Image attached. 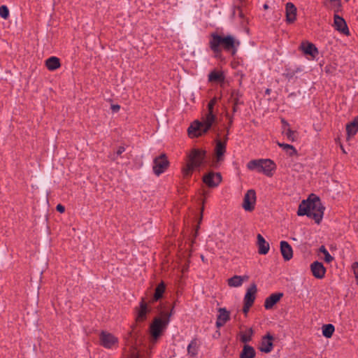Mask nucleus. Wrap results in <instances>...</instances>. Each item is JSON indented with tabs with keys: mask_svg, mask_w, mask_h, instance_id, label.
Wrapping results in <instances>:
<instances>
[{
	"mask_svg": "<svg viewBox=\"0 0 358 358\" xmlns=\"http://www.w3.org/2000/svg\"><path fill=\"white\" fill-rule=\"evenodd\" d=\"M216 103V99H211L208 103L207 111L202 115L201 120H196L188 128V134L190 137H197L207 133L210 129H213L216 134L215 148V158L213 164L217 166L222 162L224 158L226 152V145L228 141V135L229 134V127L227 128V134L222 140L219 138L220 131L216 129L215 124L217 121V116L214 111V106Z\"/></svg>",
	"mask_w": 358,
	"mask_h": 358,
	"instance_id": "obj_1",
	"label": "nucleus"
},
{
	"mask_svg": "<svg viewBox=\"0 0 358 358\" xmlns=\"http://www.w3.org/2000/svg\"><path fill=\"white\" fill-rule=\"evenodd\" d=\"M239 45V41L231 35L221 36L213 33L209 41V47L215 54L216 57L221 55L222 48L231 55H235Z\"/></svg>",
	"mask_w": 358,
	"mask_h": 358,
	"instance_id": "obj_2",
	"label": "nucleus"
},
{
	"mask_svg": "<svg viewBox=\"0 0 358 358\" xmlns=\"http://www.w3.org/2000/svg\"><path fill=\"white\" fill-rule=\"evenodd\" d=\"M324 208L322 206L319 197L311 194L307 200H303L299 204L297 215H307L315 220L319 224L322 219Z\"/></svg>",
	"mask_w": 358,
	"mask_h": 358,
	"instance_id": "obj_3",
	"label": "nucleus"
},
{
	"mask_svg": "<svg viewBox=\"0 0 358 358\" xmlns=\"http://www.w3.org/2000/svg\"><path fill=\"white\" fill-rule=\"evenodd\" d=\"M206 151L194 149L188 156V162L182 169L185 178H189L194 170L199 169L205 162Z\"/></svg>",
	"mask_w": 358,
	"mask_h": 358,
	"instance_id": "obj_4",
	"label": "nucleus"
},
{
	"mask_svg": "<svg viewBox=\"0 0 358 358\" xmlns=\"http://www.w3.org/2000/svg\"><path fill=\"white\" fill-rule=\"evenodd\" d=\"M171 314L166 313H162V317L155 318L150 325L151 342L154 345L157 338L160 336L162 332L166 329L169 322Z\"/></svg>",
	"mask_w": 358,
	"mask_h": 358,
	"instance_id": "obj_5",
	"label": "nucleus"
},
{
	"mask_svg": "<svg viewBox=\"0 0 358 358\" xmlns=\"http://www.w3.org/2000/svg\"><path fill=\"white\" fill-rule=\"evenodd\" d=\"M250 170L257 169L268 176H272V171L275 169V164L271 159H255L249 162L247 165Z\"/></svg>",
	"mask_w": 358,
	"mask_h": 358,
	"instance_id": "obj_6",
	"label": "nucleus"
},
{
	"mask_svg": "<svg viewBox=\"0 0 358 358\" xmlns=\"http://www.w3.org/2000/svg\"><path fill=\"white\" fill-rule=\"evenodd\" d=\"M99 343L105 348L112 349L117 345L118 338L108 331H102L99 334Z\"/></svg>",
	"mask_w": 358,
	"mask_h": 358,
	"instance_id": "obj_7",
	"label": "nucleus"
},
{
	"mask_svg": "<svg viewBox=\"0 0 358 358\" xmlns=\"http://www.w3.org/2000/svg\"><path fill=\"white\" fill-rule=\"evenodd\" d=\"M168 165L166 155L162 154L154 159L153 171L157 176H159L166 169Z\"/></svg>",
	"mask_w": 358,
	"mask_h": 358,
	"instance_id": "obj_8",
	"label": "nucleus"
},
{
	"mask_svg": "<svg viewBox=\"0 0 358 358\" xmlns=\"http://www.w3.org/2000/svg\"><path fill=\"white\" fill-rule=\"evenodd\" d=\"M256 201V194L255 190H248L244 196L243 208L246 211H252L254 209V205Z\"/></svg>",
	"mask_w": 358,
	"mask_h": 358,
	"instance_id": "obj_9",
	"label": "nucleus"
},
{
	"mask_svg": "<svg viewBox=\"0 0 358 358\" xmlns=\"http://www.w3.org/2000/svg\"><path fill=\"white\" fill-rule=\"evenodd\" d=\"M222 178L219 173L209 172L203 177V181L210 187H215L221 182Z\"/></svg>",
	"mask_w": 358,
	"mask_h": 358,
	"instance_id": "obj_10",
	"label": "nucleus"
},
{
	"mask_svg": "<svg viewBox=\"0 0 358 358\" xmlns=\"http://www.w3.org/2000/svg\"><path fill=\"white\" fill-rule=\"evenodd\" d=\"M300 50L305 55L310 56L312 59H315L318 55V50L315 45L307 41L301 43Z\"/></svg>",
	"mask_w": 358,
	"mask_h": 358,
	"instance_id": "obj_11",
	"label": "nucleus"
},
{
	"mask_svg": "<svg viewBox=\"0 0 358 358\" xmlns=\"http://www.w3.org/2000/svg\"><path fill=\"white\" fill-rule=\"evenodd\" d=\"M310 269L314 277L318 279L324 278L326 269L323 264L319 262H314L310 265Z\"/></svg>",
	"mask_w": 358,
	"mask_h": 358,
	"instance_id": "obj_12",
	"label": "nucleus"
},
{
	"mask_svg": "<svg viewBox=\"0 0 358 358\" xmlns=\"http://www.w3.org/2000/svg\"><path fill=\"white\" fill-rule=\"evenodd\" d=\"M334 27L336 30L345 35L349 34L345 21L338 15H334Z\"/></svg>",
	"mask_w": 358,
	"mask_h": 358,
	"instance_id": "obj_13",
	"label": "nucleus"
},
{
	"mask_svg": "<svg viewBox=\"0 0 358 358\" xmlns=\"http://www.w3.org/2000/svg\"><path fill=\"white\" fill-rule=\"evenodd\" d=\"M280 252L285 261L290 260L293 257L292 248L287 241L280 242Z\"/></svg>",
	"mask_w": 358,
	"mask_h": 358,
	"instance_id": "obj_14",
	"label": "nucleus"
},
{
	"mask_svg": "<svg viewBox=\"0 0 358 358\" xmlns=\"http://www.w3.org/2000/svg\"><path fill=\"white\" fill-rule=\"evenodd\" d=\"M282 296L283 294L280 292L273 293L271 295H270L265 299V308L267 310L271 309L274 306V305L276 304L280 301Z\"/></svg>",
	"mask_w": 358,
	"mask_h": 358,
	"instance_id": "obj_15",
	"label": "nucleus"
},
{
	"mask_svg": "<svg viewBox=\"0 0 358 358\" xmlns=\"http://www.w3.org/2000/svg\"><path fill=\"white\" fill-rule=\"evenodd\" d=\"M286 11V21L288 23H292L296 20V8L295 6L290 2L286 3L285 6Z\"/></svg>",
	"mask_w": 358,
	"mask_h": 358,
	"instance_id": "obj_16",
	"label": "nucleus"
},
{
	"mask_svg": "<svg viewBox=\"0 0 358 358\" xmlns=\"http://www.w3.org/2000/svg\"><path fill=\"white\" fill-rule=\"evenodd\" d=\"M218 312L216 327L220 328L229 320V313L224 308H219Z\"/></svg>",
	"mask_w": 358,
	"mask_h": 358,
	"instance_id": "obj_17",
	"label": "nucleus"
},
{
	"mask_svg": "<svg viewBox=\"0 0 358 358\" xmlns=\"http://www.w3.org/2000/svg\"><path fill=\"white\" fill-rule=\"evenodd\" d=\"M242 94L237 90L231 92L230 101L232 103V110L233 113H236L238 110V106L243 104V101L241 99Z\"/></svg>",
	"mask_w": 358,
	"mask_h": 358,
	"instance_id": "obj_18",
	"label": "nucleus"
},
{
	"mask_svg": "<svg viewBox=\"0 0 358 358\" xmlns=\"http://www.w3.org/2000/svg\"><path fill=\"white\" fill-rule=\"evenodd\" d=\"M272 340L273 337L270 335L264 337L259 346L260 351L265 353L270 352L273 348Z\"/></svg>",
	"mask_w": 358,
	"mask_h": 358,
	"instance_id": "obj_19",
	"label": "nucleus"
},
{
	"mask_svg": "<svg viewBox=\"0 0 358 358\" xmlns=\"http://www.w3.org/2000/svg\"><path fill=\"white\" fill-rule=\"evenodd\" d=\"M257 286L255 284H252L247 289L246 294L244 296V303H248V305H252L255 299V294L257 292Z\"/></svg>",
	"mask_w": 358,
	"mask_h": 358,
	"instance_id": "obj_20",
	"label": "nucleus"
},
{
	"mask_svg": "<svg viewBox=\"0 0 358 358\" xmlns=\"http://www.w3.org/2000/svg\"><path fill=\"white\" fill-rule=\"evenodd\" d=\"M150 311L148 308V305L143 300L140 303V308L138 310L136 320L138 322H143L146 319L147 314Z\"/></svg>",
	"mask_w": 358,
	"mask_h": 358,
	"instance_id": "obj_21",
	"label": "nucleus"
},
{
	"mask_svg": "<svg viewBox=\"0 0 358 358\" xmlns=\"http://www.w3.org/2000/svg\"><path fill=\"white\" fill-rule=\"evenodd\" d=\"M257 238L259 253L261 255L267 254L269 250V244L261 234H258Z\"/></svg>",
	"mask_w": 358,
	"mask_h": 358,
	"instance_id": "obj_22",
	"label": "nucleus"
},
{
	"mask_svg": "<svg viewBox=\"0 0 358 358\" xmlns=\"http://www.w3.org/2000/svg\"><path fill=\"white\" fill-rule=\"evenodd\" d=\"M224 75L222 71L217 70L212 71L208 74V81L210 83H220L224 80Z\"/></svg>",
	"mask_w": 358,
	"mask_h": 358,
	"instance_id": "obj_23",
	"label": "nucleus"
},
{
	"mask_svg": "<svg viewBox=\"0 0 358 358\" xmlns=\"http://www.w3.org/2000/svg\"><path fill=\"white\" fill-rule=\"evenodd\" d=\"M248 277L246 275H234L228 280V285L230 287H238L241 286L243 282L248 280Z\"/></svg>",
	"mask_w": 358,
	"mask_h": 358,
	"instance_id": "obj_24",
	"label": "nucleus"
},
{
	"mask_svg": "<svg viewBox=\"0 0 358 358\" xmlns=\"http://www.w3.org/2000/svg\"><path fill=\"white\" fill-rule=\"evenodd\" d=\"M346 131L348 138L357 134L358 131V116L346 125Z\"/></svg>",
	"mask_w": 358,
	"mask_h": 358,
	"instance_id": "obj_25",
	"label": "nucleus"
},
{
	"mask_svg": "<svg viewBox=\"0 0 358 358\" xmlns=\"http://www.w3.org/2000/svg\"><path fill=\"white\" fill-rule=\"evenodd\" d=\"M187 350V355L191 358H194L195 357H196L199 350V344L197 343V341L196 339L192 340L191 342L189 343Z\"/></svg>",
	"mask_w": 358,
	"mask_h": 358,
	"instance_id": "obj_26",
	"label": "nucleus"
},
{
	"mask_svg": "<svg viewBox=\"0 0 358 358\" xmlns=\"http://www.w3.org/2000/svg\"><path fill=\"white\" fill-rule=\"evenodd\" d=\"M166 289V285L164 282H161L156 287L155 292L152 299V302L159 300L164 293Z\"/></svg>",
	"mask_w": 358,
	"mask_h": 358,
	"instance_id": "obj_27",
	"label": "nucleus"
},
{
	"mask_svg": "<svg viewBox=\"0 0 358 358\" xmlns=\"http://www.w3.org/2000/svg\"><path fill=\"white\" fill-rule=\"evenodd\" d=\"M45 65L50 71H54L60 66L59 58L56 57H50L45 61Z\"/></svg>",
	"mask_w": 358,
	"mask_h": 358,
	"instance_id": "obj_28",
	"label": "nucleus"
},
{
	"mask_svg": "<svg viewBox=\"0 0 358 358\" xmlns=\"http://www.w3.org/2000/svg\"><path fill=\"white\" fill-rule=\"evenodd\" d=\"M255 351L254 348L250 345H245L240 355V358H254Z\"/></svg>",
	"mask_w": 358,
	"mask_h": 358,
	"instance_id": "obj_29",
	"label": "nucleus"
},
{
	"mask_svg": "<svg viewBox=\"0 0 358 358\" xmlns=\"http://www.w3.org/2000/svg\"><path fill=\"white\" fill-rule=\"evenodd\" d=\"M282 122L285 124L282 133L289 141H294L296 140V132L287 127L288 124L285 121L282 120Z\"/></svg>",
	"mask_w": 358,
	"mask_h": 358,
	"instance_id": "obj_30",
	"label": "nucleus"
},
{
	"mask_svg": "<svg viewBox=\"0 0 358 358\" xmlns=\"http://www.w3.org/2000/svg\"><path fill=\"white\" fill-rule=\"evenodd\" d=\"M334 326L331 324H324L322 327V334L326 338H331L334 332Z\"/></svg>",
	"mask_w": 358,
	"mask_h": 358,
	"instance_id": "obj_31",
	"label": "nucleus"
},
{
	"mask_svg": "<svg viewBox=\"0 0 358 358\" xmlns=\"http://www.w3.org/2000/svg\"><path fill=\"white\" fill-rule=\"evenodd\" d=\"M278 145L282 148L289 156H293L296 154V150L294 146L282 143H278Z\"/></svg>",
	"mask_w": 358,
	"mask_h": 358,
	"instance_id": "obj_32",
	"label": "nucleus"
},
{
	"mask_svg": "<svg viewBox=\"0 0 358 358\" xmlns=\"http://www.w3.org/2000/svg\"><path fill=\"white\" fill-rule=\"evenodd\" d=\"M320 252L324 254V259L326 262L329 263L333 260L334 258L330 255V254L329 253V252L324 245H322L320 248Z\"/></svg>",
	"mask_w": 358,
	"mask_h": 358,
	"instance_id": "obj_33",
	"label": "nucleus"
},
{
	"mask_svg": "<svg viewBox=\"0 0 358 358\" xmlns=\"http://www.w3.org/2000/svg\"><path fill=\"white\" fill-rule=\"evenodd\" d=\"M0 16L3 19H7L9 16V10L7 6H1L0 7Z\"/></svg>",
	"mask_w": 358,
	"mask_h": 358,
	"instance_id": "obj_34",
	"label": "nucleus"
},
{
	"mask_svg": "<svg viewBox=\"0 0 358 358\" xmlns=\"http://www.w3.org/2000/svg\"><path fill=\"white\" fill-rule=\"evenodd\" d=\"M252 331L251 329L248 331V332L243 334L241 335V340L243 343H248L251 340V336H252Z\"/></svg>",
	"mask_w": 358,
	"mask_h": 358,
	"instance_id": "obj_35",
	"label": "nucleus"
},
{
	"mask_svg": "<svg viewBox=\"0 0 358 358\" xmlns=\"http://www.w3.org/2000/svg\"><path fill=\"white\" fill-rule=\"evenodd\" d=\"M233 15H238L240 17H243V13L239 6H236L235 9L234 10Z\"/></svg>",
	"mask_w": 358,
	"mask_h": 358,
	"instance_id": "obj_36",
	"label": "nucleus"
},
{
	"mask_svg": "<svg viewBox=\"0 0 358 358\" xmlns=\"http://www.w3.org/2000/svg\"><path fill=\"white\" fill-rule=\"evenodd\" d=\"M352 269L355 278L358 280V262H354L352 265Z\"/></svg>",
	"mask_w": 358,
	"mask_h": 358,
	"instance_id": "obj_37",
	"label": "nucleus"
},
{
	"mask_svg": "<svg viewBox=\"0 0 358 358\" xmlns=\"http://www.w3.org/2000/svg\"><path fill=\"white\" fill-rule=\"evenodd\" d=\"M125 151V148L124 146H120L117 151H116V155L120 156Z\"/></svg>",
	"mask_w": 358,
	"mask_h": 358,
	"instance_id": "obj_38",
	"label": "nucleus"
},
{
	"mask_svg": "<svg viewBox=\"0 0 358 358\" xmlns=\"http://www.w3.org/2000/svg\"><path fill=\"white\" fill-rule=\"evenodd\" d=\"M110 108L113 110V112L117 113L119 111L120 106L117 104H113V105H111Z\"/></svg>",
	"mask_w": 358,
	"mask_h": 358,
	"instance_id": "obj_39",
	"label": "nucleus"
},
{
	"mask_svg": "<svg viewBox=\"0 0 358 358\" xmlns=\"http://www.w3.org/2000/svg\"><path fill=\"white\" fill-rule=\"evenodd\" d=\"M56 209L58 212L62 213L64 212L65 210V208L64 206H62V204H58L56 207Z\"/></svg>",
	"mask_w": 358,
	"mask_h": 358,
	"instance_id": "obj_40",
	"label": "nucleus"
},
{
	"mask_svg": "<svg viewBox=\"0 0 358 358\" xmlns=\"http://www.w3.org/2000/svg\"><path fill=\"white\" fill-rule=\"evenodd\" d=\"M252 305H248V303H244V306H243V312L244 313H247L250 309V308L252 306Z\"/></svg>",
	"mask_w": 358,
	"mask_h": 358,
	"instance_id": "obj_41",
	"label": "nucleus"
},
{
	"mask_svg": "<svg viewBox=\"0 0 358 358\" xmlns=\"http://www.w3.org/2000/svg\"><path fill=\"white\" fill-rule=\"evenodd\" d=\"M227 117L229 118V127H230L232 124L233 118L232 117H229L228 114H227Z\"/></svg>",
	"mask_w": 358,
	"mask_h": 358,
	"instance_id": "obj_42",
	"label": "nucleus"
},
{
	"mask_svg": "<svg viewBox=\"0 0 358 358\" xmlns=\"http://www.w3.org/2000/svg\"><path fill=\"white\" fill-rule=\"evenodd\" d=\"M131 358H138L137 352H133Z\"/></svg>",
	"mask_w": 358,
	"mask_h": 358,
	"instance_id": "obj_43",
	"label": "nucleus"
},
{
	"mask_svg": "<svg viewBox=\"0 0 358 358\" xmlns=\"http://www.w3.org/2000/svg\"><path fill=\"white\" fill-rule=\"evenodd\" d=\"M269 92H270V90H269L268 89V90H266V92L267 94H269Z\"/></svg>",
	"mask_w": 358,
	"mask_h": 358,
	"instance_id": "obj_44",
	"label": "nucleus"
},
{
	"mask_svg": "<svg viewBox=\"0 0 358 358\" xmlns=\"http://www.w3.org/2000/svg\"><path fill=\"white\" fill-rule=\"evenodd\" d=\"M264 8H268V6H267L266 4H265V5L264 6Z\"/></svg>",
	"mask_w": 358,
	"mask_h": 358,
	"instance_id": "obj_45",
	"label": "nucleus"
}]
</instances>
